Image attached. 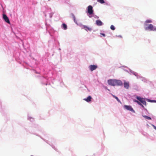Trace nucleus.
Listing matches in <instances>:
<instances>
[{"instance_id": "7", "label": "nucleus", "mask_w": 156, "mask_h": 156, "mask_svg": "<svg viewBox=\"0 0 156 156\" xmlns=\"http://www.w3.org/2000/svg\"><path fill=\"white\" fill-rule=\"evenodd\" d=\"M124 86L125 88L128 89L129 87V82H124Z\"/></svg>"}, {"instance_id": "17", "label": "nucleus", "mask_w": 156, "mask_h": 156, "mask_svg": "<svg viewBox=\"0 0 156 156\" xmlns=\"http://www.w3.org/2000/svg\"><path fill=\"white\" fill-rule=\"evenodd\" d=\"M137 103L139 105L141 106L143 108H144V106L141 103H140V101L139 102V101H138V102H137Z\"/></svg>"}, {"instance_id": "6", "label": "nucleus", "mask_w": 156, "mask_h": 156, "mask_svg": "<svg viewBox=\"0 0 156 156\" xmlns=\"http://www.w3.org/2000/svg\"><path fill=\"white\" fill-rule=\"evenodd\" d=\"M98 67V66L97 65H90L89 66V68L91 71H92L96 69Z\"/></svg>"}, {"instance_id": "15", "label": "nucleus", "mask_w": 156, "mask_h": 156, "mask_svg": "<svg viewBox=\"0 0 156 156\" xmlns=\"http://www.w3.org/2000/svg\"><path fill=\"white\" fill-rule=\"evenodd\" d=\"M112 96H113V97L114 98H115L118 102H120V100L119 99V98H118L117 97L115 96L114 95H112Z\"/></svg>"}, {"instance_id": "8", "label": "nucleus", "mask_w": 156, "mask_h": 156, "mask_svg": "<svg viewBox=\"0 0 156 156\" xmlns=\"http://www.w3.org/2000/svg\"><path fill=\"white\" fill-rule=\"evenodd\" d=\"M91 97L90 96H89L87 98H84L83 100L87 102H89L91 101Z\"/></svg>"}, {"instance_id": "11", "label": "nucleus", "mask_w": 156, "mask_h": 156, "mask_svg": "<svg viewBox=\"0 0 156 156\" xmlns=\"http://www.w3.org/2000/svg\"><path fill=\"white\" fill-rule=\"evenodd\" d=\"M3 18L4 20H9L7 16L5 14H3Z\"/></svg>"}, {"instance_id": "22", "label": "nucleus", "mask_w": 156, "mask_h": 156, "mask_svg": "<svg viewBox=\"0 0 156 156\" xmlns=\"http://www.w3.org/2000/svg\"><path fill=\"white\" fill-rule=\"evenodd\" d=\"M152 126H153V127H154V129H155L156 130V126H154V125H152Z\"/></svg>"}, {"instance_id": "27", "label": "nucleus", "mask_w": 156, "mask_h": 156, "mask_svg": "<svg viewBox=\"0 0 156 156\" xmlns=\"http://www.w3.org/2000/svg\"><path fill=\"white\" fill-rule=\"evenodd\" d=\"M30 119H33L32 118H30Z\"/></svg>"}, {"instance_id": "3", "label": "nucleus", "mask_w": 156, "mask_h": 156, "mask_svg": "<svg viewBox=\"0 0 156 156\" xmlns=\"http://www.w3.org/2000/svg\"><path fill=\"white\" fill-rule=\"evenodd\" d=\"M136 98L144 105H146V102L145 101L144 99L138 96H137L136 97Z\"/></svg>"}, {"instance_id": "1", "label": "nucleus", "mask_w": 156, "mask_h": 156, "mask_svg": "<svg viewBox=\"0 0 156 156\" xmlns=\"http://www.w3.org/2000/svg\"><path fill=\"white\" fill-rule=\"evenodd\" d=\"M108 84L111 86H121L122 85V83L121 81L115 79H109L108 80Z\"/></svg>"}, {"instance_id": "14", "label": "nucleus", "mask_w": 156, "mask_h": 156, "mask_svg": "<svg viewBox=\"0 0 156 156\" xmlns=\"http://www.w3.org/2000/svg\"><path fill=\"white\" fill-rule=\"evenodd\" d=\"M97 1L102 4H104L105 2L104 0H97Z\"/></svg>"}, {"instance_id": "26", "label": "nucleus", "mask_w": 156, "mask_h": 156, "mask_svg": "<svg viewBox=\"0 0 156 156\" xmlns=\"http://www.w3.org/2000/svg\"><path fill=\"white\" fill-rule=\"evenodd\" d=\"M118 37H122V36L121 35H119Z\"/></svg>"}, {"instance_id": "16", "label": "nucleus", "mask_w": 156, "mask_h": 156, "mask_svg": "<svg viewBox=\"0 0 156 156\" xmlns=\"http://www.w3.org/2000/svg\"><path fill=\"white\" fill-rule=\"evenodd\" d=\"M110 28L111 30H115V28L114 27V26L113 25H111L110 27Z\"/></svg>"}, {"instance_id": "18", "label": "nucleus", "mask_w": 156, "mask_h": 156, "mask_svg": "<svg viewBox=\"0 0 156 156\" xmlns=\"http://www.w3.org/2000/svg\"><path fill=\"white\" fill-rule=\"evenodd\" d=\"M71 16L72 17V18L73 19V20H75V17L74 15L73 14H71Z\"/></svg>"}, {"instance_id": "9", "label": "nucleus", "mask_w": 156, "mask_h": 156, "mask_svg": "<svg viewBox=\"0 0 156 156\" xmlns=\"http://www.w3.org/2000/svg\"><path fill=\"white\" fill-rule=\"evenodd\" d=\"M83 28L84 29L87 31L88 30L91 31L92 30V29L91 28H90L85 26H83Z\"/></svg>"}, {"instance_id": "13", "label": "nucleus", "mask_w": 156, "mask_h": 156, "mask_svg": "<svg viewBox=\"0 0 156 156\" xmlns=\"http://www.w3.org/2000/svg\"><path fill=\"white\" fill-rule=\"evenodd\" d=\"M143 117L147 119H148V120H151V118L150 117L148 116H147L143 115Z\"/></svg>"}, {"instance_id": "20", "label": "nucleus", "mask_w": 156, "mask_h": 156, "mask_svg": "<svg viewBox=\"0 0 156 156\" xmlns=\"http://www.w3.org/2000/svg\"><path fill=\"white\" fill-rule=\"evenodd\" d=\"M100 34H101V35H102V36L103 37H105V35L104 34H103L102 33H101Z\"/></svg>"}, {"instance_id": "21", "label": "nucleus", "mask_w": 156, "mask_h": 156, "mask_svg": "<svg viewBox=\"0 0 156 156\" xmlns=\"http://www.w3.org/2000/svg\"><path fill=\"white\" fill-rule=\"evenodd\" d=\"M146 22L147 23H151L152 22L151 20H148V21H146Z\"/></svg>"}, {"instance_id": "25", "label": "nucleus", "mask_w": 156, "mask_h": 156, "mask_svg": "<svg viewBox=\"0 0 156 156\" xmlns=\"http://www.w3.org/2000/svg\"><path fill=\"white\" fill-rule=\"evenodd\" d=\"M138 101H137V100H135L134 101L135 102H136V103H137V102H138Z\"/></svg>"}, {"instance_id": "19", "label": "nucleus", "mask_w": 156, "mask_h": 156, "mask_svg": "<svg viewBox=\"0 0 156 156\" xmlns=\"http://www.w3.org/2000/svg\"><path fill=\"white\" fill-rule=\"evenodd\" d=\"M5 22L9 24H10V21H9V20H5Z\"/></svg>"}, {"instance_id": "12", "label": "nucleus", "mask_w": 156, "mask_h": 156, "mask_svg": "<svg viewBox=\"0 0 156 156\" xmlns=\"http://www.w3.org/2000/svg\"><path fill=\"white\" fill-rule=\"evenodd\" d=\"M62 27L65 30H66L67 29V25L65 23H63L62 24Z\"/></svg>"}, {"instance_id": "10", "label": "nucleus", "mask_w": 156, "mask_h": 156, "mask_svg": "<svg viewBox=\"0 0 156 156\" xmlns=\"http://www.w3.org/2000/svg\"><path fill=\"white\" fill-rule=\"evenodd\" d=\"M96 23L98 26H101L102 25V23L100 20H97Z\"/></svg>"}, {"instance_id": "28", "label": "nucleus", "mask_w": 156, "mask_h": 156, "mask_svg": "<svg viewBox=\"0 0 156 156\" xmlns=\"http://www.w3.org/2000/svg\"><path fill=\"white\" fill-rule=\"evenodd\" d=\"M50 0H48V1H50Z\"/></svg>"}, {"instance_id": "2", "label": "nucleus", "mask_w": 156, "mask_h": 156, "mask_svg": "<svg viewBox=\"0 0 156 156\" xmlns=\"http://www.w3.org/2000/svg\"><path fill=\"white\" fill-rule=\"evenodd\" d=\"M146 30H150L151 31H156V27H154L152 24H149L148 26L145 28Z\"/></svg>"}, {"instance_id": "23", "label": "nucleus", "mask_w": 156, "mask_h": 156, "mask_svg": "<svg viewBox=\"0 0 156 156\" xmlns=\"http://www.w3.org/2000/svg\"><path fill=\"white\" fill-rule=\"evenodd\" d=\"M151 102H155V101H154V100H149Z\"/></svg>"}, {"instance_id": "4", "label": "nucleus", "mask_w": 156, "mask_h": 156, "mask_svg": "<svg viewBox=\"0 0 156 156\" xmlns=\"http://www.w3.org/2000/svg\"><path fill=\"white\" fill-rule=\"evenodd\" d=\"M93 7L91 5H89L87 7V13L89 15H92L93 13Z\"/></svg>"}, {"instance_id": "5", "label": "nucleus", "mask_w": 156, "mask_h": 156, "mask_svg": "<svg viewBox=\"0 0 156 156\" xmlns=\"http://www.w3.org/2000/svg\"><path fill=\"white\" fill-rule=\"evenodd\" d=\"M124 108L127 110L134 112V111L131 106L125 105Z\"/></svg>"}, {"instance_id": "24", "label": "nucleus", "mask_w": 156, "mask_h": 156, "mask_svg": "<svg viewBox=\"0 0 156 156\" xmlns=\"http://www.w3.org/2000/svg\"><path fill=\"white\" fill-rule=\"evenodd\" d=\"M95 18L98 19L99 18V17L98 16H95Z\"/></svg>"}]
</instances>
